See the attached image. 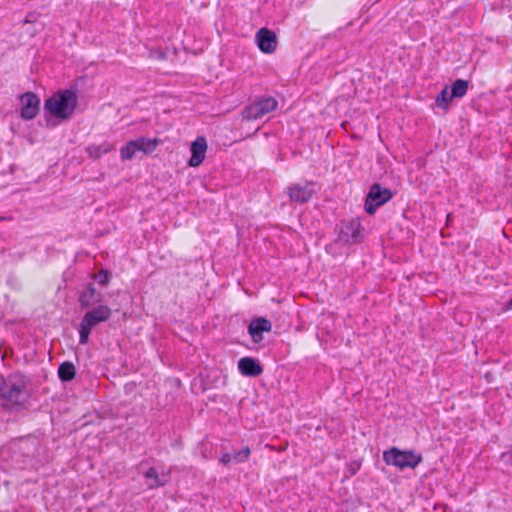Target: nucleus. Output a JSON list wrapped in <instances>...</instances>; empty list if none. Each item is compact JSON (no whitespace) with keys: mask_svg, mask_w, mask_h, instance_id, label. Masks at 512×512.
I'll list each match as a JSON object with an SVG mask.
<instances>
[{"mask_svg":"<svg viewBox=\"0 0 512 512\" xmlns=\"http://www.w3.org/2000/svg\"><path fill=\"white\" fill-rule=\"evenodd\" d=\"M84 77L77 78L68 88L58 89L44 100L43 118L47 128H55L71 120L78 108V83Z\"/></svg>","mask_w":512,"mask_h":512,"instance_id":"f257e3e1","label":"nucleus"},{"mask_svg":"<svg viewBox=\"0 0 512 512\" xmlns=\"http://www.w3.org/2000/svg\"><path fill=\"white\" fill-rule=\"evenodd\" d=\"M112 314L113 311L108 305H97V307L86 309L78 326L79 344L86 345L89 342L92 330L96 326L107 322Z\"/></svg>","mask_w":512,"mask_h":512,"instance_id":"f03ea898","label":"nucleus"},{"mask_svg":"<svg viewBox=\"0 0 512 512\" xmlns=\"http://www.w3.org/2000/svg\"><path fill=\"white\" fill-rule=\"evenodd\" d=\"M383 460L387 465H392L399 469H414L422 462V456L413 451H401L393 447L384 451Z\"/></svg>","mask_w":512,"mask_h":512,"instance_id":"7ed1b4c3","label":"nucleus"},{"mask_svg":"<svg viewBox=\"0 0 512 512\" xmlns=\"http://www.w3.org/2000/svg\"><path fill=\"white\" fill-rule=\"evenodd\" d=\"M278 106L277 100L272 96L255 97V99L244 107L241 115L245 120H256L274 111Z\"/></svg>","mask_w":512,"mask_h":512,"instance_id":"20e7f679","label":"nucleus"},{"mask_svg":"<svg viewBox=\"0 0 512 512\" xmlns=\"http://www.w3.org/2000/svg\"><path fill=\"white\" fill-rule=\"evenodd\" d=\"M29 397V391H23L15 385L8 384L4 381V376L0 374V399L18 408H24Z\"/></svg>","mask_w":512,"mask_h":512,"instance_id":"39448f33","label":"nucleus"},{"mask_svg":"<svg viewBox=\"0 0 512 512\" xmlns=\"http://www.w3.org/2000/svg\"><path fill=\"white\" fill-rule=\"evenodd\" d=\"M20 103L19 116L24 121L35 119L40 112L41 99L39 95L32 91H27L19 95Z\"/></svg>","mask_w":512,"mask_h":512,"instance_id":"423d86ee","label":"nucleus"},{"mask_svg":"<svg viewBox=\"0 0 512 512\" xmlns=\"http://www.w3.org/2000/svg\"><path fill=\"white\" fill-rule=\"evenodd\" d=\"M77 301L81 310L97 307V305H106L104 303V294L97 290L94 283H86L77 293Z\"/></svg>","mask_w":512,"mask_h":512,"instance_id":"0eeeda50","label":"nucleus"},{"mask_svg":"<svg viewBox=\"0 0 512 512\" xmlns=\"http://www.w3.org/2000/svg\"><path fill=\"white\" fill-rule=\"evenodd\" d=\"M392 198V192L387 188H382L379 184H373L370 187L366 197L364 209L372 215L378 207L384 205Z\"/></svg>","mask_w":512,"mask_h":512,"instance_id":"6e6552de","label":"nucleus"},{"mask_svg":"<svg viewBox=\"0 0 512 512\" xmlns=\"http://www.w3.org/2000/svg\"><path fill=\"white\" fill-rule=\"evenodd\" d=\"M362 240V225L359 219L343 221L340 226L338 241L355 244Z\"/></svg>","mask_w":512,"mask_h":512,"instance_id":"1a4fd4ad","label":"nucleus"},{"mask_svg":"<svg viewBox=\"0 0 512 512\" xmlns=\"http://www.w3.org/2000/svg\"><path fill=\"white\" fill-rule=\"evenodd\" d=\"M316 183L313 182H305L304 184L296 183L287 187V194L290 198V201L304 204L310 200L312 195L316 192L315 190Z\"/></svg>","mask_w":512,"mask_h":512,"instance_id":"9d476101","label":"nucleus"},{"mask_svg":"<svg viewBox=\"0 0 512 512\" xmlns=\"http://www.w3.org/2000/svg\"><path fill=\"white\" fill-rule=\"evenodd\" d=\"M271 330L272 323L264 316L253 317L247 326V332L254 344H260L264 339L263 334L265 332H270Z\"/></svg>","mask_w":512,"mask_h":512,"instance_id":"9b49d317","label":"nucleus"},{"mask_svg":"<svg viewBox=\"0 0 512 512\" xmlns=\"http://www.w3.org/2000/svg\"><path fill=\"white\" fill-rule=\"evenodd\" d=\"M255 43L262 53L271 54L277 48V35L271 29L262 27L256 32Z\"/></svg>","mask_w":512,"mask_h":512,"instance_id":"f8f14e48","label":"nucleus"},{"mask_svg":"<svg viewBox=\"0 0 512 512\" xmlns=\"http://www.w3.org/2000/svg\"><path fill=\"white\" fill-rule=\"evenodd\" d=\"M237 367L241 375L250 378H256L264 371L260 360L251 356L240 358L238 360Z\"/></svg>","mask_w":512,"mask_h":512,"instance_id":"ddd939ff","label":"nucleus"},{"mask_svg":"<svg viewBox=\"0 0 512 512\" xmlns=\"http://www.w3.org/2000/svg\"><path fill=\"white\" fill-rule=\"evenodd\" d=\"M207 141L204 136H198L190 146L191 156L187 162L190 167L200 166L206 156Z\"/></svg>","mask_w":512,"mask_h":512,"instance_id":"4468645a","label":"nucleus"},{"mask_svg":"<svg viewBox=\"0 0 512 512\" xmlns=\"http://www.w3.org/2000/svg\"><path fill=\"white\" fill-rule=\"evenodd\" d=\"M143 477L147 480L148 489H157L167 485L171 478V469L167 472L159 473L155 467L142 472Z\"/></svg>","mask_w":512,"mask_h":512,"instance_id":"2eb2a0df","label":"nucleus"},{"mask_svg":"<svg viewBox=\"0 0 512 512\" xmlns=\"http://www.w3.org/2000/svg\"><path fill=\"white\" fill-rule=\"evenodd\" d=\"M77 369L71 361H64L59 364L57 375L62 383H69L76 377Z\"/></svg>","mask_w":512,"mask_h":512,"instance_id":"dca6fc26","label":"nucleus"},{"mask_svg":"<svg viewBox=\"0 0 512 512\" xmlns=\"http://www.w3.org/2000/svg\"><path fill=\"white\" fill-rule=\"evenodd\" d=\"M134 141H136L138 151L142 152L145 155L152 154L156 150V148L160 144H162V140L159 138H148L144 136L134 139Z\"/></svg>","mask_w":512,"mask_h":512,"instance_id":"f3484780","label":"nucleus"},{"mask_svg":"<svg viewBox=\"0 0 512 512\" xmlns=\"http://www.w3.org/2000/svg\"><path fill=\"white\" fill-rule=\"evenodd\" d=\"M114 149L113 145L109 142H104L100 145H89L86 147V153L89 158L99 160L103 155L110 153Z\"/></svg>","mask_w":512,"mask_h":512,"instance_id":"a211bd4d","label":"nucleus"},{"mask_svg":"<svg viewBox=\"0 0 512 512\" xmlns=\"http://www.w3.org/2000/svg\"><path fill=\"white\" fill-rule=\"evenodd\" d=\"M4 381L19 387L23 391H28V386L31 383L30 377L20 371L9 374L7 378L4 377Z\"/></svg>","mask_w":512,"mask_h":512,"instance_id":"6ab92c4d","label":"nucleus"},{"mask_svg":"<svg viewBox=\"0 0 512 512\" xmlns=\"http://www.w3.org/2000/svg\"><path fill=\"white\" fill-rule=\"evenodd\" d=\"M4 381L19 387L23 391H28V386L31 383L30 377L20 371L9 374L7 378L4 377Z\"/></svg>","mask_w":512,"mask_h":512,"instance_id":"aec40b11","label":"nucleus"},{"mask_svg":"<svg viewBox=\"0 0 512 512\" xmlns=\"http://www.w3.org/2000/svg\"><path fill=\"white\" fill-rule=\"evenodd\" d=\"M136 152L138 151V146L136 145V141L130 140L120 149V158L122 161L132 160L136 156Z\"/></svg>","mask_w":512,"mask_h":512,"instance_id":"412c9836","label":"nucleus"},{"mask_svg":"<svg viewBox=\"0 0 512 512\" xmlns=\"http://www.w3.org/2000/svg\"><path fill=\"white\" fill-rule=\"evenodd\" d=\"M468 82L463 79H457L451 86L450 97L461 98L467 93Z\"/></svg>","mask_w":512,"mask_h":512,"instance_id":"4be33fe9","label":"nucleus"},{"mask_svg":"<svg viewBox=\"0 0 512 512\" xmlns=\"http://www.w3.org/2000/svg\"><path fill=\"white\" fill-rule=\"evenodd\" d=\"M92 279L102 288H106L109 286L112 273L108 269H101L99 272L92 275Z\"/></svg>","mask_w":512,"mask_h":512,"instance_id":"5701e85b","label":"nucleus"},{"mask_svg":"<svg viewBox=\"0 0 512 512\" xmlns=\"http://www.w3.org/2000/svg\"><path fill=\"white\" fill-rule=\"evenodd\" d=\"M250 454L251 450L248 446H245L240 451L231 453L233 463L239 464L246 462L249 459Z\"/></svg>","mask_w":512,"mask_h":512,"instance_id":"b1692460","label":"nucleus"},{"mask_svg":"<svg viewBox=\"0 0 512 512\" xmlns=\"http://www.w3.org/2000/svg\"><path fill=\"white\" fill-rule=\"evenodd\" d=\"M454 97H450V91L448 90V87L444 88L441 93L436 98V104L438 107H441L443 109H446L448 107L449 102Z\"/></svg>","mask_w":512,"mask_h":512,"instance_id":"393cba45","label":"nucleus"},{"mask_svg":"<svg viewBox=\"0 0 512 512\" xmlns=\"http://www.w3.org/2000/svg\"><path fill=\"white\" fill-rule=\"evenodd\" d=\"M319 70L318 66L311 67L306 73V79L312 84H318L320 81Z\"/></svg>","mask_w":512,"mask_h":512,"instance_id":"a878e982","label":"nucleus"},{"mask_svg":"<svg viewBox=\"0 0 512 512\" xmlns=\"http://www.w3.org/2000/svg\"><path fill=\"white\" fill-rule=\"evenodd\" d=\"M221 379L220 376H215L213 379H211L210 374H207L206 376L202 377V388L203 391L210 389L212 387L216 386V383Z\"/></svg>","mask_w":512,"mask_h":512,"instance_id":"bb28decb","label":"nucleus"},{"mask_svg":"<svg viewBox=\"0 0 512 512\" xmlns=\"http://www.w3.org/2000/svg\"><path fill=\"white\" fill-rule=\"evenodd\" d=\"M219 462L224 466H229L231 463H233L232 455L230 452H224L219 459Z\"/></svg>","mask_w":512,"mask_h":512,"instance_id":"cd10ccee","label":"nucleus"},{"mask_svg":"<svg viewBox=\"0 0 512 512\" xmlns=\"http://www.w3.org/2000/svg\"><path fill=\"white\" fill-rule=\"evenodd\" d=\"M506 458H508L510 461H512V450L507 453L502 454V459H506Z\"/></svg>","mask_w":512,"mask_h":512,"instance_id":"c85d7f7f","label":"nucleus"},{"mask_svg":"<svg viewBox=\"0 0 512 512\" xmlns=\"http://www.w3.org/2000/svg\"><path fill=\"white\" fill-rule=\"evenodd\" d=\"M318 330H319V326H317L316 337H317L318 339H320V334H319Z\"/></svg>","mask_w":512,"mask_h":512,"instance_id":"c756f323","label":"nucleus"},{"mask_svg":"<svg viewBox=\"0 0 512 512\" xmlns=\"http://www.w3.org/2000/svg\"><path fill=\"white\" fill-rule=\"evenodd\" d=\"M508 307H509V308H512V298H511V299L509 300V302H508Z\"/></svg>","mask_w":512,"mask_h":512,"instance_id":"7c9ffc66","label":"nucleus"}]
</instances>
